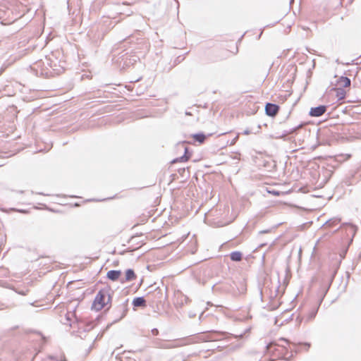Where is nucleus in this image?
I'll return each mask as SVG.
<instances>
[{"instance_id":"f257e3e1","label":"nucleus","mask_w":361,"mask_h":361,"mask_svg":"<svg viewBox=\"0 0 361 361\" xmlns=\"http://www.w3.org/2000/svg\"><path fill=\"white\" fill-rule=\"evenodd\" d=\"M121 20L116 18H104L97 25L95 28H92L88 32V36L94 43H97L104 39V36L111 30Z\"/></svg>"},{"instance_id":"f03ea898","label":"nucleus","mask_w":361,"mask_h":361,"mask_svg":"<svg viewBox=\"0 0 361 361\" xmlns=\"http://www.w3.org/2000/svg\"><path fill=\"white\" fill-rule=\"evenodd\" d=\"M113 294L114 291L110 286H106L100 289L94 297L91 305V310L99 312L107 306L105 312L108 311L111 307Z\"/></svg>"},{"instance_id":"7ed1b4c3","label":"nucleus","mask_w":361,"mask_h":361,"mask_svg":"<svg viewBox=\"0 0 361 361\" xmlns=\"http://www.w3.org/2000/svg\"><path fill=\"white\" fill-rule=\"evenodd\" d=\"M123 44V47L129 45L126 49H128L130 53L137 54L142 56H145L149 47V43L145 38L137 37L134 35L128 36L124 39Z\"/></svg>"},{"instance_id":"20e7f679","label":"nucleus","mask_w":361,"mask_h":361,"mask_svg":"<svg viewBox=\"0 0 361 361\" xmlns=\"http://www.w3.org/2000/svg\"><path fill=\"white\" fill-rule=\"evenodd\" d=\"M128 299H126L122 303L116 305L111 312L112 322L109 324L106 329L109 328L112 324H116L123 319L127 314L128 311Z\"/></svg>"},{"instance_id":"39448f33","label":"nucleus","mask_w":361,"mask_h":361,"mask_svg":"<svg viewBox=\"0 0 361 361\" xmlns=\"http://www.w3.org/2000/svg\"><path fill=\"white\" fill-rule=\"evenodd\" d=\"M302 126L303 124L301 123L288 130H284L281 134L276 133L275 135H271L270 137L275 139H282L283 140L288 141H291L293 139H294V141H295V135H296L301 130L305 131Z\"/></svg>"},{"instance_id":"423d86ee","label":"nucleus","mask_w":361,"mask_h":361,"mask_svg":"<svg viewBox=\"0 0 361 361\" xmlns=\"http://www.w3.org/2000/svg\"><path fill=\"white\" fill-rule=\"evenodd\" d=\"M119 59L123 62V66H133L142 57L137 54L130 53V51L126 49L119 53Z\"/></svg>"},{"instance_id":"0eeeda50","label":"nucleus","mask_w":361,"mask_h":361,"mask_svg":"<svg viewBox=\"0 0 361 361\" xmlns=\"http://www.w3.org/2000/svg\"><path fill=\"white\" fill-rule=\"evenodd\" d=\"M37 353L27 346H23L17 350L16 356L18 361H33Z\"/></svg>"},{"instance_id":"6e6552de","label":"nucleus","mask_w":361,"mask_h":361,"mask_svg":"<svg viewBox=\"0 0 361 361\" xmlns=\"http://www.w3.org/2000/svg\"><path fill=\"white\" fill-rule=\"evenodd\" d=\"M336 274V272H334L331 276L329 278H328V279L326 281H324L322 282V284L320 286V288L319 290V292H318V296H319V300H318V303H319V305H321V304L322 303L326 295L327 294L331 286V283H332V281L334 280V276Z\"/></svg>"},{"instance_id":"1a4fd4ad","label":"nucleus","mask_w":361,"mask_h":361,"mask_svg":"<svg viewBox=\"0 0 361 361\" xmlns=\"http://www.w3.org/2000/svg\"><path fill=\"white\" fill-rule=\"evenodd\" d=\"M146 296L153 304H158L161 302L163 298L162 290L159 287H157L153 291H149Z\"/></svg>"},{"instance_id":"9d476101","label":"nucleus","mask_w":361,"mask_h":361,"mask_svg":"<svg viewBox=\"0 0 361 361\" xmlns=\"http://www.w3.org/2000/svg\"><path fill=\"white\" fill-rule=\"evenodd\" d=\"M280 110V106L275 103L267 102L264 106L265 114L274 118Z\"/></svg>"},{"instance_id":"9b49d317","label":"nucleus","mask_w":361,"mask_h":361,"mask_svg":"<svg viewBox=\"0 0 361 361\" xmlns=\"http://www.w3.org/2000/svg\"><path fill=\"white\" fill-rule=\"evenodd\" d=\"M328 107L329 106L324 104H320L317 106L311 107L308 115L310 117H319L326 111Z\"/></svg>"},{"instance_id":"f8f14e48","label":"nucleus","mask_w":361,"mask_h":361,"mask_svg":"<svg viewBox=\"0 0 361 361\" xmlns=\"http://www.w3.org/2000/svg\"><path fill=\"white\" fill-rule=\"evenodd\" d=\"M137 275L133 269H127L125 271V277L120 279V283L123 284L127 282L133 281L135 280Z\"/></svg>"},{"instance_id":"ddd939ff","label":"nucleus","mask_w":361,"mask_h":361,"mask_svg":"<svg viewBox=\"0 0 361 361\" xmlns=\"http://www.w3.org/2000/svg\"><path fill=\"white\" fill-rule=\"evenodd\" d=\"M227 335L228 333L225 331H209L210 342L223 340L226 338Z\"/></svg>"},{"instance_id":"4468645a","label":"nucleus","mask_w":361,"mask_h":361,"mask_svg":"<svg viewBox=\"0 0 361 361\" xmlns=\"http://www.w3.org/2000/svg\"><path fill=\"white\" fill-rule=\"evenodd\" d=\"M132 305L134 310L139 307L145 308L147 307V300L144 296L135 297L132 301Z\"/></svg>"},{"instance_id":"2eb2a0df","label":"nucleus","mask_w":361,"mask_h":361,"mask_svg":"<svg viewBox=\"0 0 361 361\" xmlns=\"http://www.w3.org/2000/svg\"><path fill=\"white\" fill-rule=\"evenodd\" d=\"M212 135V133H208L205 134L203 132H198L194 134L191 135V137H192L193 140L195 142H197L200 144H202L205 139L210 137Z\"/></svg>"},{"instance_id":"dca6fc26","label":"nucleus","mask_w":361,"mask_h":361,"mask_svg":"<svg viewBox=\"0 0 361 361\" xmlns=\"http://www.w3.org/2000/svg\"><path fill=\"white\" fill-rule=\"evenodd\" d=\"M121 274H122L121 270L112 269V270H109L106 273V278L111 281H117L118 280L120 281V279H121Z\"/></svg>"},{"instance_id":"f3484780","label":"nucleus","mask_w":361,"mask_h":361,"mask_svg":"<svg viewBox=\"0 0 361 361\" xmlns=\"http://www.w3.org/2000/svg\"><path fill=\"white\" fill-rule=\"evenodd\" d=\"M76 322L78 324V329H82L85 332L91 331L94 326V322L93 321H90L87 322H83L79 321L77 318H75Z\"/></svg>"},{"instance_id":"a211bd4d","label":"nucleus","mask_w":361,"mask_h":361,"mask_svg":"<svg viewBox=\"0 0 361 361\" xmlns=\"http://www.w3.org/2000/svg\"><path fill=\"white\" fill-rule=\"evenodd\" d=\"M320 305H319V303H317V305H315L314 307H313L310 311L309 312L307 313V317H305V322L307 323L312 320H313L317 312H318V310H319V308Z\"/></svg>"},{"instance_id":"6ab92c4d","label":"nucleus","mask_w":361,"mask_h":361,"mask_svg":"<svg viewBox=\"0 0 361 361\" xmlns=\"http://www.w3.org/2000/svg\"><path fill=\"white\" fill-rule=\"evenodd\" d=\"M194 342H210V338H209V331L199 334L195 336V341Z\"/></svg>"},{"instance_id":"aec40b11","label":"nucleus","mask_w":361,"mask_h":361,"mask_svg":"<svg viewBox=\"0 0 361 361\" xmlns=\"http://www.w3.org/2000/svg\"><path fill=\"white\" fill-rule=\"evenodd\" d=\"M243 253L240 251H233L229 254V257L231 261L235 262H240L243 259Z\"/></svg>"},{"instance_id":"412c9836","label":"nucleus","mask_w":361,"mask_h":361,"mask_svg":"<svg viewBox=\"0 0 361 361\" xmlns=\"http://www.w3.org/2000/svg\"><path fill=\"white\" fill-rule=\"evenodd\" d=\"M337 82L341 85V87L345 88L350 85L351 80L347 76L342 75L338 79Z\"/></svg>"},{"instance_id":"4be33fe9","label":"nucleus","mask_w":361,"mask_h":361,"mask_svg":"<svg viewBox=\"0 0 361 361\" xmlns=\"http://www.w3.org/2000/svg\"><path fill=\"white\" fill-rule=\"evenodd\" d=\"M341 221V219L340 217H333L329 220H327L322 226H327V227H333L337 224H338Z\"/></svg>"},{"instance_id":"5701e85b","label":"nucleus","mask_w":361,"mask_h":361,"mask_svg":"<svg viewBox=\"0 0 361 361\" xmlns=\"http://www.w3.org/2000/svg\"><path fill=\"white\" fill-rule=\"evenodd\" d=\"M185 144H186V141H183V142H180L178 143V147H183L184 149V153L183 155H186L188 157H187V161L190 159V158L191 157L192 154V151L187 146H185Z\"/></svg>"},{"instance_id":"b1692460","label":"nucleus","mask_w":361,"mask_h":361,"mask_svg":"<svg viewBox=\"0 0 361 361\" xmlns=\"http://www.w3.org/2000/svg\"><path fill=\"white\" fill-rule=\"evenodd\" d=\"M294 346V350L295 353H298L301 350V347L304 346L306 350H308V349L310 348V343L308 342H304V343H292Z\"/></svg>"},{"instance_id":"393cba45","label":"nucleus","mask_w":361,"mask_h":361,"mask_svg":"<svg viewBox=\"0 0 361 361\" xmlns=\"http://www.w3.org/2000/svg\"><path fill=\"white\" fill-rule=\"evenodd\" d=\"M7 288L14 290L16 293L20 295H26L29 291L27 288H15L14 286L9 285L7 286Z\"/></svg>"},{"instance_id":"a878e982","label":"nucleus","mask_w":361,"mask_h":361,"mask_svg":"<svg viewBox=\"0 0 361 361\" xmlns=\"http://www.w3.org/2000/svg\"><path fill=\"white\" fill-rule=\"evenodd\" d=\"M336 91V94L338 100L343 99L345 98L346 92L344 88L339 87L334 88Z\"/></svg>"},{"instance_id":"bb28decb","label":"nucleus","mask_w":361,"mask_h":361,"mask_svg":"<svg viewBox=\"0 0 361 361\" xmlns=\"http://www.w3.org/2000/svg\"><path fill=\"white\" fill-rule=\"evenodd\" d=\"M176 170L183 178H188L190 177V173L188 167H180L176 169Z\"/></svg>"},{"instance_id":"cd10ccee","label":"nucleus","mask_w":361,"mask_h":361,"mask_svg":"<svg viewBox=\"0 0 361 361\" xmlns=\"http://www.w3.org/2000/svg\"><path fill=\"white\" fill-rule=\"evenodd\" d=\"M280 345L276 343V341H271L266 345V348L267 351L269 352H274L277 350V347H279Z\"/></svg>"},{"instance_id":"c85d7f7f","label":"nucleus","mask_w":361,"mask_h":361,"mask_svg":"<svg viewBox=\"0 0 361 361\" xmlns=\"http://www.w3.org/2000/svg\"><path fill=\"white\" fill-rule=\"evenodd\" d=\"M185 59V56L183 55H180V56H178L173 61V63L172 66H171L168 70H167V72H169L171 68L176 66H177L178 64L180 63L183 60Z\"/></svg>"},{"instance_id":"c756f323","label":"nucleus","mask_w":361,"mask_h":361,"mask_svg":"<svg viewBox=\"0 0 361 361\" xmlns=\"http://www.w3.org/2000/svg\"><path fill=\"white\" fill-rule=\"evenodd\" d=\"M329 133H332V131L329 128L319 129L317 130V139H319L322 136L327 135Z\"/></svg>"},{"instance_id":"7c9ffc66","label":"nucleus","mask_w":361,"mask_h":361,"mask_svg":"<svg viewBox=\"0 0 361 361\" xmlns=\"http://www.w3.org/2000/svg\"><path fill=\"white\" fill-rule=\"evenodd\" d=\"M187 157H188L186 155H182L179 157H176L171 161V164L173 166L175 164L178 162L185 163L187 161Z\"/></svg>"},{"instance_id":"2f4dec72","label":"nucleus","mask_w":361,"mask_h":361,"mask_svg":"<svg viewBox=\"0 0 361 361\" xmlns=\"http://www.w3.org/2000/svg\"><path fill=\"white\" fill-rule=\"evenodd\" d=\"M347 225H349V226H350L352 227V228L353 230V237L355 235L356 231H357V228L356 226L353 225V224H351L350 223H344V224H343L339 228H338L337 229L334 230L333 231V233H336L340 229L341 227H343V226H347Z\"/></svg>"},{"instance_id":"473e14b6","label":"nucleus","mask_w":361,"mask_h":361,"mask_svg":"<svg viewBox=\"0 0 361 361\" xmlns=\"http://www.w3.org/2000/svg\"><path fill=\"white\" fill-rule=\"evenodd\" d=\"M47 65L52 68L56 73L58 74L61 72V70L59 68H56V64L52 61L47 60Z\"/></svg>"},{"instance_id":"72a5a7b5","label":"nucleus","mask_w":361,"mask_h":361,"mask_svg":"<svg viewBox=\"0 0 361 361\" xmlns=\"http://www.w3.org/2000/svg\"><path fill=\"white\" fill-rule=\"evenodd\" d=\"M185 345H186V343L185 342H183V340H176L171 344V347L178 348V347L183 346Z\"/></svg>"},{"instance_id":"f704fd0d","label":"nucleus","mask_w":361,"mask_h":361,"mask_svg":"<svg viewBox=\"0 0 361 361\" xmlns=\"http://www.w3.org/2000/svg\"><path fill=\"white\" fill-rule=\"evenodd\" d=\"M212 289L214 292H221L223 290V288L217 286V283L214 284L212 287Z\"/></svg>"},{"instance_id":"c9c22d12","label":"nucleus","mask_w":361,"mask_h":361,"mask_svg":"<svg viewBox=\"0 0 361 361\" xmlns=\"http://www.w3.org/2000/svg\"><path fill=\"white\" fill-rule=\"evenodd\" d=\"M133 13V12L132 11H130V10H129V9H128V11H125V12H120L118 14H119V15H124V16H131Z\"/></svg>"},{"instance_id":"e433bc0d","label":"nucleus","mask_w":361,"mask_h":361,"mask_svg":"<svg viewBox=\"0 0 361 361\" xmlns=\"http://www.w3.org/2000/svg\"><path fill=\"white\" fill-rule=\"evenodd\" d=\"M238 139V134L235 135V137L231 141L230 143H229L228 140L226 142V143H227V145H234Z\"/></svg>"},{"instance_id":"4c0bfd02","label":"nucleus","mask_w":361,"mask_h":361,"mask_svg":"<svg viewBox=\"0 0 361 361\" xmlns=\"http://www.w3.org/2000/svg\"><path fill=\"white\" fill-rule=\"evenodd\" d=\"M187 342L185 343L186 344H190V343H195L196 342H193L195 341V338H185Z\"/></svg>"},{"instance_id":"58836bf2","label":"nucleus","mask_w":361,"mask_h":361,"mask_svg":"<svg viewBox=\"0 0 361 361\" xmlns=\"http://www.w3.org/2000/svg\"><path fill=\"white\" fill-rule=\"evenodd\" d=\"M139 237V235H134V236H132L130 238V239L129 240V243H137V238Z\"/></svg>"},{"instance_id":"ea45409f","label":"nucleus","mask_w":361,"mask_h":361,"mask_svg":"<svg viewBox=\"0 0 361 361\" xmlns=\"http://www.w3.org/2000/svg\"><path fill=\"white\" fill-rule=\"evenodd\" d=\"M42 257H43V256H42V255H36V256H35V257H30V261H31V262H33V261H37V260H38L39 258H42Z\"/></svg>"},{"instance_id":"a19ab883","label":"nucleus","mask_w":361,"mask_h":361,"mask_svg":"<svg viewBox=\"0 0 361 361\" xmlns=\"http://www.w3.org/2000/svg\"><path fill=\"white\" fill-rule=\"evenodd\" d=\"M348 250V247H346L343 252L340 254L341 258H344Z\"/></svg>"},{"instance_id":"79ce46f5","label":"nucleus","mask_w":361,"mask_h":361,"mask_svg":"<svg viewBox=\"0 0 361 361\" xmlns=\"http://www.w3.org/2000/svg\"><path fill=\"white\" fill-rule=\"evenodd\" d=\"M132 251H133L132 249H130V247H128L126 250L120 252L119 255H124L125 253H126L128 252H132Z\"/></svg>"},{"instance_id":"37998d69","label":"nucleus","mask_w":361,"mask_h":361,"mask_svg":"<svg viewBox=\"0 0 361 361\" xmlns=\"http://www.w3.org/2000/svg\"><path fill=\"white\" fill-rule=\"evenodd\" d=\"M152 334L154 336H157L159 334V330L157 328H154L152 329Z\"/></svg>"},{"instance_id":"c03bdc74","label":"nucleus","mask_w":361,"mask_h":361,"mask_svg":"<svg viewBox=\"0 0 361 361\" xmlns=\"http://www.w3.org/2000/svg\"><path fill=\"white\" fill-rule=\"evenodd\" d=\"M271 232V229L262 230L259 231V234L269 233Z\"/></svg>"},{"instance_id":"a18cd8bd","label":"nucleus","mask_w":361,"mask_h":361,"mask_svg":"<svg viewBox=\"0 0 361 361\" xmlns=\"http://www.w3.org/2000/svg\"><path fill=\"white\" fill-rule=\"evenodd\" d=\"M269 193H271V194H273V195H276V196L279 195V194H280V192H279V191L274 190H271V191H269Z\"/></svg>"},{"instance_id":"49530a36","label":"nucleus","mask_w":361,"mask_h":361,"mask_svg":"<svg viewBox=\"0 0 361 361\" xmlns=\"http://www.w3.org/2000/svg\"><path fill=\"white\" fill-rule=\"evenodd\" d=\"M304 318L301 317L300 316H298L296 317V322L300 324L303 321Z\"/></svg>"},{"instance_id":"de8ad7c7","label":"nucleus","mask_w":361,"mask_h":361,"mask_svg":"<svg viewBox=\"0 0 361 361\" xmlns=\"http://www.w3.org/2000/svg\"><path fill=\"white\" fill-rule=\"evenodd\" d=\"M37 335H39L41 337V338L43 340L44 343H45L46 342V338L42 335V334L41 332H39V331H37Z\"/></svg>"},{"instance_id":"09e8293b","label":"nucleus","mask_w":361,"mask_h":361,"mask_svg":"<svg viewBox=\"0 0 361 361\" xmlns=\"http://www.w3.org/2000/svg\"><path fill=\"white\" fill-rule=\"evenodd\" d=\"M357 94H358V96H357V99L358 101H361V87L358 90Z\"/></svg>"},{"instance_id":"8fccbe9b","label":"nucleus","mask_w":361,"mask_h":361,"mask_svg":"<svg viewBox=\"0 0 361 361\" xmlns=\"http://www.w3.org/2000/svg\"><path fill=\"white\" fill-rule=\"evenodd\" d=\"M242 133L243 135H249L251 133V131L248 128H247V129L244 130Z\"/></svg>"},{"instance_id":"3c124183","label":"nucleus","mask_w":361,"mask_h":361,"mask_svg":"<svg viewBox=\"0 0 361 361\" xmlns=\"http://www.w3.org/2000/svg\"><path fill=\"white\" fill-rule=\"evenodd\" d=\"M268 26H269V25H266V26H264V28H263V29H262V30H261V32L259 33V35H257V39H260V37H261V36H262V33H263V30H264L265 27H268Z\"/></svg>"},{"instance_id":"603ef678","label":"nucleus","mask_w":361,"mask_h":361,"mask_svg":"<svg viewBox=\"0 0 361 361\" xmlns=\"http://www.w3.org/2000/svg\"><path fill=\"white\" fill-rule=\"evenodd\" d=\"M279 341H285V342H286V343H288V344H289V343H290L289 341H288L287 338H283V337H281V338H279Z\"/></svg>"},{"instance_id":"864d4df0","label":"nucleus","mask_w":361,"mask_h":361,"mask_svg":"<svg viewBox=\"0 0 361 361\" xmlns=\"http://www.w3.org/2000/svg\"><path fill=\"white\" fill-rule=\"evenodd\" d=\"M37 302V301H31V300H30V301H28V302H27V304H29V305H32V306H37V305H35V303H36Z\"/></svg>"},{"instance_id":"5fc2aeb1","label":"nucleus","mask_w":361,"mask_h":361,"mask_svg":"<svg viewBox=\"0 0 361 361\" xmlns=\"http://www.w3.org/2000/svg\"><path fill=\"white\" fill-rule=\"evenodd\" d=\"M66 319L67 321H71V315H70V312H68L66 314Z\"/></svg>"},{"instance_id":"6e6d98bb","label":"nucleus","mask_w":361,"mask_h":361,"mask_svg":"<svg viewBox=\"0 0 361 361\" xmlns=\"http://www.w3.org/2000/svg\"><path fill=\"white\" fill-rule=\"evenodd\" d=\"M259 295H260L261 300H262L263 293H262V289L261 288H259Z\"/></svg>"},{"instance_id":"4d7b16f0","label":"nucleus","mask_w":361,"mask_h":361,"mask_svg":"<svg viewBox=\"0 0 361 361\" xmlns=\"http://www.w3.org/2000/svg\"><path fill=\"white\" fill-rule=\"evenodd\" d=\"M164 348H173V347H171V344L170 345H164L162 346Z\"/></svg>"},{"instance_id":"13d9d810","label":"nucleus","mask_w":361,"mask_h":361,"mask_svg":"<svg viewBox=\"0 0 361 361\" xmlns=\"http://www.w3.org/2000/svg\"><path fill=\"white\" fill-rule=\"evenodd\" d=\"M11 209L17 211V212H20V213H24L25 212L24 209H14V208H12Z\"/></svg>"},{"instance_id":"bf43d9fd","label":"nucleus","mask_w":361,"mask_h":361,"mask_svg":"<svg viewBox=\"0 0 361 361\" xmlns=\"http://www.w3.org/2000/svg\"><path fill=\"white\" fill-rule=\"evenodd\" d=\"M278 283H279V285H278V286H277V288H276V293H278L279 289V288H280V279H279V280H278Z\"/></svg>"},{"instance_id":"052dcab7","label":"nucleus","mask_w":361,"mask_h":361,"mask_svg":"<svg viewBox=\"0 0 361 361\" xmlns=\"http://www.w3.org/2000/svg\"><path fill=\"white\" fill-rule=\"evenodd\" d=\"M36 194H37V195H44V196H45V195H49L48 194H45V193L42 192H36Z\"/></svg>"},{"instance_id":"680f3d73","label":"nucleus","mask_w":361,"mask_h":361,"mask_svg":"<svg viewBox=\"0 0 361 361\" xmlns=\"http://www.w3.org/2000/svg\"><path fill=\"white\" fill-rule=\"evenodd\" d=\"M345 183H346V184H348V185H352V184H353V182H352L350 180H346V181H345Z\"/></svg>"},{"instance_id":"e2e57ef3","label":"nucleus","mask_w":361,"mask_h":361,"mask_svg":"<svg viewBox=\"0 0 361 361\" xmlns=\"http://www.w3.org/2000/svg\"><path fill=\"white\" fill-rule=\"evenodd\" d=\"M245 33H246V32H245L244 34H243V35H241V37H240L239 38V39H238V42H240V41L242 40V39H243V37L245 36Z\"/></svg>"},{"instance_id":"0e129e2a","label":"nucleus","mask_w":361,"mask_h":361,"mask_svg":"<svg viewBox=\"0 0 361 361\" xmlns=\"http://www.w3.org/2000/svg\"><path fill=\"white\" fill-rule=\"evenodd\" d=\"M278 306H273V307H271L270 310H274L276 309H277Z\"/></svg>"},{"instance_id":"69168bd1","label":"nucleus","mask_w":361,"mask_h":361,"mask_svg":"<svg viewBox=\"0 0 361 361\" xmlns=\"http://www.w3.org/2000/svg\"><path fill=\"white\" fill-rule=\"evenodd\" d=\"M185 301L187 303L188 301H190L189 298L187 296H185Z\"/></svg>"},{"instance_id":"338daca9","label":"nucleus","mask_w":361,"mask_h":361,"mask_svg":"<svg viewBox=\"0 0 361 361\" xmlns=\"http://www.w3.org/2000/svg\"><path fill=\"white\" fill-rule=\"evenodd\" d=\"M195 316V314L189 313V317H194Z\"/></svg>"},{"instance_id":"774afa93","label":"nucleus","mask_w":361,"mask_h":361,"mask_svg":"<svg viewBox=\"0 0 361 361\" xmlns=\"http://www.w3.org/2000/svg\"><path fill=\"white\" fill-rule=\"evenodd\" d=\"M49 359H51V360H55L56 361H58V360H56V358H55L54 356H49Z\"/></svg>"}]
</instances>
